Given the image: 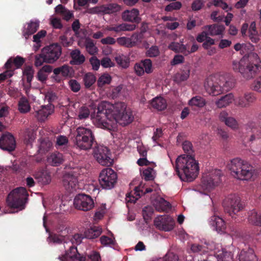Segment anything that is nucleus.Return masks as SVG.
Here are the masks:
<instances>
[{
  "label": "nucleus",
  "instance_id": "nucleus-1",
  "mask_svg": "<svg viewBox=\"0 0 261 261\" xmlns=\"http://www.w3.org/2000/svg\"><path fill=\"white\" fill-rule=\"evenodd\" d=\"M175 170L180 179L184 181H193L198 176L199 168L198 163L194 156L185 154L176 160Z\"/></svg>",
  "mask_w": 261,
  "mask_h": 261
},
{
  "label": "nucleus",
  "instance_id": "nucleus-2",
  "mask_svg": "<svg viewBox=\"0 0 261 261\" xmlns=\"http://www.w3.org/2000/svg\"><path fill=\"white\" fill-rule=\"evenodd\" d=\"M227 167L231 175L240 180H249L254 173V169L250 164L238 158L231 160Z\"/></svg>",
  "mask_w": 261,
  "mask_h": 261
},
{
  "label": "nucleus",
  "instance_id": "nucleus-3",
  "mask_svg": "<svg viewBox=\"0 0 261 261\" xmlns=\"http://www.w3.org/2000/svg\"><path fill=\"white\" fill-rule=\"evenodd\" d=\"M74 142L77 147L85 150L91 149L97 143L91 129L83 126L76 128Z\"/></svg>",
  "mask_w": 261,
  "mask_h": 261
},
{
  "label": "nucleus",
  "instance_id": "nucleus-4",
  "mask_svg": "<svg viewBox=\"0 0 261 261\" xmlns=\"http://www.w3.org/2000/svg\"><path fill=\"white\" fill-rule=\"evenodd\" d=\"M112 107V106L109 102L105 101H101L97 106L96 113L95 114L94 112L91 115L92 117H95L100 127L110 131L112 129L113 126L105 120L106 119H110Z\"/></svg>",
  "mask_w": 261,
  "mask_h": 261
},
{
  "label": "nucleus",
  "instance_id": "nucleus-5",
  "mask_svg": "<svg viewBox=\"0 0 261 261\" xmlns=\"http://www.w3.org/2000/svg\"><path fill=\"white\" fill-rule=\"evenodd\" d=\"M232 68L246 79L253 78L259 71V66L257 64H253L247 59H242L239 62L233 61Z\"/></svg>",
  "mask_w": 261,
  "mask_h": 261
},
{
  "label": "nucleus",
  "instance_id": "nucleus-6",
  "mask_svg": "<svg viewBox=\"0 0 261 261\" xmlns=\"http://www.w3.org/2000/svg\"><path fill=\"white\" fill-rule=\"evenodd\" d=\"M28 192L24 187H19L12 191L8 195L7 202L8 205L17 208L23 206L27 199Z\"/></svg>",
  "mask_w": 261,
  "mask_h": 261
},
{
  "label": "nucleus",
  "instance_id": "nucleus-7",
  "mask_svg": "<svg viewBox=\"0 0 261 261\" xmlns=\"http://www.w3.org/2000/svg\"><path fill=\"white\" fill-rule=\"evenodd\" d=\"M223 205L225 212L232 218L243 208L240 198L236 194H230L225 198Z\"/></svg>",
  "mask_w": 261,
  "mask_h": 261
},
{
  "label": "nucleus",
  "instance_id": "nucleus-8",
  "mask_svg": "<svg viewBox=\"0 0 261 261\" xmlns=\"http://www.w3.org/2000/svg\"><path fill=\"white\" fill-rule=\"evenodd\" d=\"M93 154L96 161L101 165L109 166L112 165L113 160L108 147L96 143L93 146Z\"/></svg>",
  "mask_w": 261,
  "mask_h": 261
},
{
  "label": "nucleus",
  "instance_id": "nucleus-9",
  "mask_svg": "<svg viewBox=\"0 0 261 261\" xmlns=\"http://www.w3.org/2000/svg\"><path fill=\"white\" fill-rule=\"evenodd\" d=\"M117 176L111 168L103 169L99 174V182L102 189H111L114 187L117 181Z\"/></svg>",
  "mask_w": 261,
  "mask_h": 261
},
{
  "label": "nucleus",
  "instance_id": "nucleus-10",
  "mask_svg": "<svg viewBox=\"0 0 261 261\" xmlns=\"http://www.w3.org/2000/svg\"><path fill=\"white\" fill-rule=\"evenodd\" d=\"M206 91L212 96H217L222 93V86L219 82L218 75L208 76L204 85Z\"/></svg>",
  "mask_w": 261,
  "mask_h": 261
},
{
  "label": "nucleus",
  "instance_id": "nucleus-11",
  "mask_svg": "<svg viewBox=\"0 0 261 261\" xmlns=\"http://www.w3.org/2000/svg\"><path fill=\"white\" fill-rule=\"evenodd\" d=\"M74 205L78 210L83 211H88L94 207L93 199L89 195L80 194L76 195L74 199Z\"/></svg>",
  "mask_w": 261,
  "mask_h": 261
},
{
  "label": "nucleus",
  "instance_id": "nucleus-12",
  "mask_svg": "<svg viewBox=\"0 0 261 261\" xmlns=\"http://www.w3.org/2000/svg\"><path fill=\"white\" fill-rule=\"evenodd\" d=\"M221 171L220 170H215L208 175L203 176L202 184L204 188L211 190L217 186L221 182Z\"/></svg>",
  "mask_w": 261,
  "mask_h": 261
},
{
  "label": "nucleus",
  "instance_id": "nucleus-13",
  "mask_svg": "<svg viewBox=\"0 0 261 261\" xmlns=\"http://www.w3.org/2000/svg\"><path fill=\"white\" fill-rule=\"evenodd\" d=\"M45 54L47 63L52 64L57 61L62 53V48L58 43H54L42 49Z\"/></svg>",
  "mask_w": 261,
  "mask_h": 261
},
{
  "label": "nucleus",
  "instance_id": "nucleus-14",
  "mask_svg": "<svg viewBox=\"0 0 261 261\" xmlns=\"http://www.w3.org/2000/svg\"><path fill=\"white\" fill-rule=\"evenodd\" d=\"M120 105L122 109L124 108V110L122 112L119 111L115 115L114 118L116 123L122 126H125L132 123L134 117L131 110L126 108L124 103H121Z\"/></svg>",
  "mask_w": 261,
  "mask_h": 261
},
{
  "label": "nucleus",
  "instance_id": "nucleus-15",
  "mask_svg": "<svg viewBox=\"0 0 261 261\" xmlns=\"http://www.w3.org/2000/svg\"><path fill=\"white\" fill-rule=\"evenodd\" d=\"M77 182V175L72 171L66 173L63 176V185L69 192H72L75 190Z\"/></svg>",
  "mask_w": 261,
  "mask_h": 261
},
{
  "label": "nucleus",
  "instance_id": "nucleus-16",
  "mask_svg": "<svg viewBox=\"0 0 261 261\" xmlns=\"http://www.w3.org/2000/svg\"><path fill=\"white\" fill-rule=\"evenodd\" d=\"M154 223L158 228L165 231L172 230L175 225L174 219L169 216L155 219Z\"/></svg>",
  "mask_w": 261,
  "mask_h": 261
},
{
  "label": "nucleus",
  "instance_id": "nucleus-17",
  "mask_svg": "<svg viewBox=\"0 0 261 261\" xmlns=\"http://www.w3.org/2000/svg\"><path fill=\"white\" fill-rule=\"evenodd\" d=\"M16 142L14 137L10 133L3 135L0 138V148L4 150L11 152L15 150Z\"/></svg>",
  "mask_w": 261,
  "mask_h": 261
},
{
  "label": "nucleus",
  "instance_id": "nucleus-18",
  "mask_svg": "<svg viewBox=\"0 0 261 261\" xmlns=\"http://www.w3.org/2000/svg\"><path fill=\"white\" fill-rule=\"evenodd\" d=\"M256 100L253 93H246L243 96H239L234 100L236 106L241 108H248Z\"/></svg>",
  "mask_w": 261,
  "mask_h": 261
},
{
  "label": "nucleus",
  "instance_id": "nucleus-19",
  "mask_svg": "<svg viewBox=\"0 0 261 261\" xmlns=\"http://www.w3.org/2000/svg\"><path fill=\"white\" fill-rule=\"evenodd\" d=\"M59 258L62 261H67L68 258L74 261H85L86 260L85 256L80 254L77 251V248L73 245L70 247L65 254L60 256Z\"/></svg>",
  "mask_w": 261,
  "mask_h": 261
},
{
  "label": "nucleus",
  "instance_id": "nucleus-20",
  "mask_svg": "<svg viewBox=\"0 0 261 261\" xmlns=\"http://www.w3.org/2000/svg\"><path fill=\"white\" fill-rule=\"evenodd\" d=\"M139 15V11L137 9L133 8L125 10L122 12L121 16L124 21L138 24L141 20Z\"/></svg>",
  "mask_w": 261,
  "mask_h": 261
},
{
  "label": "nucleus",
  "instance_id": "nucleus-21",
  "mask_svg": "<svg viewBox=\"0 0 261 261\" xmlns=\"http://www.w3.org/2000/svg\"><path fill=\"white\" fill-rule=\"evenodd\" d=\"M71 68L67 65H63L60 67L55 68L53 70L52 78L57 83H60L62 81V77H66L70 75Z\"/></svg>",
  "mask_w": 261,
  "mask_h": 261
},
{
  "label": "nucleus",
  "instance_id": "nucleus-22",
  "mask_svg": "<svg viewBox=\"0 0 261 261\" xmlns=\"http://www.w3.org/2000/svg\"><path fill=\"white\" fill-rule=\"evenodd\" d=\"M152 191L151 188H146L144 192L141 190L140 187H136L133 193L132 192L126 195V201L127 203H135L136 201L141 197L140 193L143 194L150 193Z\"/></svg>",
  "mask_w": 261,
  "mask_h": 261
},
{
  "label": "nucleus",
  "instance_id": "nucleus-23",
  "mask_svg": "<svg viewBox=\"0 0 261 261\" xmlns=\"http://www.w3.org/2000/svg\"><path fill=\"white\" fill-rule=\"evenodd\" d=\"M219 119L221 122H224L227 126L233 129H236L239 127L237 120L232 117H229L228 113L225 111H222L219 114Z\"/></svg>",
  "mask_w": 261,
  "mask_h": 261
},
{
  "label": "nucleus",
  "instance_id": "nucleus-24",
  "mask_svg": "<svg viewBox=\"0 0 261 261\" xmlns=\"http://www.w3.org/2000/svg\"><path fill=\"white\" fill-rule=\"evenodd\" d=\"M25 61L24 58L19 56L14 58L11 57L5 64V68L7 69H13L12 67L14 65L15 66L14 70L15 69H18L21 67Z\"/></svg>",
  "mask_w": 261,
  "mask_h": 261
},
{
  "label": "nucleus",
  "instance_id": "nucleus-25",
  "mask_svg": "<svg viewBox=\"0 0 261 261\" xmlns=\"http://www.w3.org/2000/svg\"><path fill=\"white\" fill-rule=\"evenodd\" d=\"M53 112L51 105L42 106L41 109L36 111L35 116L40 121H44Z\"/></svg>",
  "mask_w": 261,
  "mask_h": 261
},
{
  "label": "nucleus",
  "instance_id": "nucleus-26",
  "mask_svg": "<svg viewBox=\"0 0 261 261\" xmlns=\"http://www.w3.org/2000/svg\"><path fill=\"white\" fill-rule=\"evenodd\" d=\"M46 161L48 164L52 166H58L63 163L64 159L61 153L54 152L47 156Z\"/></svg>",
  "mask_w": 261,
  "mask_h": 261
},
{
  "label": "nucleus",
  "instance_id": "nucleus-27",
  "mask_svg": "<svg viewBox=\"0 0 261 261\" xmlns=\"http://www.w3.org/2000/svg\"><path fill=\"white\" fill-rule=\"evenodd\" d=\"M27 24V28H25L23 31V35L26 39H28L30 36L38 30L39 27V21L31 20Z\"/></svg>",
  "mask_w": 261,
  "mask_h": 261
},
{
  "label": "nucleus",
  "instance_id": "nucleus-28",
  "mask_svg": "<svg viewBox=\"0 0 261 261\" xmlns=\"http://www.w3.org/2000/svg\"><path fill=\"white\" fill-rule=\"evenodd\" d=\"M210 224L214 226L218 232H223L226 228L224 221L219 216L214 215L211 217Z\"/></svg>",
  "mask_w": 261,
  "mask_h": 261
},
{
  "label": "nucleus",
  "instance_id": "nucleus-29",
  "mask_svg": "<svg viewBox=\"0 0 261 261\" xmlns=\"http://www.w3.org/2000/svg\"><path fill=\"white\" fill-rule=\"evenodd\" d=\"M248 221L250 223L261 226V212L252 210L248 212Z\"/></svg>",
  "mask_w": 261,
  "mask_h": 261
},
{
  "label": "nucleus",
  "instance_id": "nucleus-30",
  "mask_svg": "<svg viewBox=\"0 0 261 261\" xmlns=\"http://www.w3.org/2000/svg\"><path fill=\"white\" fill-rule=\"evenodd\" d=\"M150 104L152 108L158 111H163L165 110L167 106L166 99L161 96H157L153 98L150 101Z\"/></svg>",
  "mask_w": 261,
  "mask_h": 261
},
{
  "label": "nucleus",
  "instance_id": "nucleus-31",
  "mask_svg": "<svg viewBox=\"0 0 261 261\" xmlns=\"http://www.w3.org/2000/svg\"><path fill=\"white\" fill-rule=\"evenodd\" d=\"M204 28L207 30L209 35L212 36L222 34L225 30L224 25L217 24L206 25Z\"/></svg>",
  "mask_w": 261,
  "mask_h": 261
},
{
  "label": "nucleus",
  "instance_id": "nucleus-32",
  "mask_svg": "<svg viewBox=\"0 0 261 261\" xmlns=\"http://www.w3.org/2000/svg\"><path fill=\"white\" fill-rule=\"evenodd\" d=\"M234 96L232 93H229L221 97L219 100L216 101V105L217 107L222 108L226 107L231 103L233 101H234Z\"/></svg>",
  "mask_w": 261,
  "mask_h": 261
},
{
  "label": "nucleus",
  "instance_id": "nucleus-33",
  "mask_svg": "<svg viewBox=\"0 0 261 261\" xmlns=\"http://www.w3.org/2000/svg\"><path fill=\"white\" fill-rule=\"evenodd\" d=\"M101 229L97 226L91 227L84 231L85 238L93 239L98 237L101 233Z\"/></svg>",
  "mask_w": 261,
  "mask_h": 261
},
{
  "label": "nucleus",
  "instance_id": "nucleus-34",
  "mask_svg": "<svg viewBox=\"0 0 261 261\" xmlns=\"http://www.w3.org/2000/svg\"><path fill=\"white\" fill-rule=\"evenodd\" d=\"M219 82L222 86V93L224 91H228L232 89L234 84L233 80L231 79H226L224 75H218Z\"/></svg>",
  "mask_w": 261,
  "mask_h": 261
},
{
  "label": "nucleus",
  "instance_id": "nucleus-35",
  "mask_svg": "<svg viewBox=\"0 0 261 261\" xmlns=\"http://www.w3.org/2000/svg\"><path fill=\"white\" fill-rule=\"evenodd\" d=\"M35 179L42 185L49 184L51 181V176L46 171L39 172L35 175Z\"/></svg>",
  "mask_w": 261,
  "mask_h": 261
},
{
  "label": "nucleus",
  "instance_id": "nucleus-36",
  "mask_svg": "<svg viewBox=\"0 0 261 261\" xmlns=\"http://www.w3.org/2000/svg\"><path fill=\"white\" fill-rule=\"evenodd\" d=\"M218 261H233L232 254L230 251H227L225 249H222L216 253Z\"/></svg>",
  "mask_w": 261,
  "mask_h": 261
},
{
  "label": "nucleus",
  "instance_id": "nucleus-37",
  "mask_svg": "<svg viewBox=\"0 0 261 261\" xmlns=\"http://www.w3.org/2000/svg\"><path fill=\"white\" fill-rule=\"evenodd\" d=\"M70 56L72 59V62L76 65L82 64L85 60L84 56L82 55L80 50L77 49L72 50L70 53Z\"/></svg>",
  "mask_w": 261,
  "mask_h": 261
},
{
  "label": "nucleus",
  "instance_id": "nucleus-38",
  "mask_svg": "<svg viewBox=\"0 0 261 261\" xmlns=\"http://www.w3.org/2000/svg\"><path fill=\"white\" fill-rule=\"evenodd\" d=\"M155 207L158 212H167L170 209L171 204L164 199L160 198L156 201L155 204Z\"/></svg>",
  "mask_w": 261,
  "mask_h": 261
},
{
  "label": "nucleus",
  "instance_id": "nucleus-39",
  "mask_svg": "<svg viewBox=\"0 0 261 261\" xmlns=\"http://www.w3.org/2000/svg\"><path fill=\"white\" fill-rule=\"evenodd\" d=\"M119 6L116 4H109L106 6H102L99 8L98 12L106 14H110L118 11Z\"/></svg>",
  "mask_w": 261,
  "mask_h": 261
},
{
  "label": "nucleus",
  "instance_id": "nucleus-40",
  "mask_svg": "<svg viewBox=\"0 0 261 261\" xmlns=\"http://www.w3.org/2000/svg\"><path fill=\"white\" fill-rule=\"evenodd\" d=\"M191 249L194 253L203 254L207 253L210 249L206 244L205 245L193 244L191 245Z\"/></svg>",
  "mask_w": 261,
  "mask_h": 261
},
{
  "label": "nucleus",
  "instance_id": "nucleus-41",
  "mask_svg": "<svg viewBox=\"0 0 261 261\" xmlns=\"http://www.w3.org/2000/svg\"><path fill=\"white\" fill-rule=\"evenodd\" d=\"M190 75V70L189 69H185L180 70L174 75V81L177 83H180L181 82L186 81Z\"/></svg>",
  "mask_w": 261,
  "mask_h": 261
},
{
  "label": "nucleus",
  "instance_id": "nucleus-42",
  "mask_svg": "<svg viewBox=\"0 0 261 261\" xmlns=\"http://www.w3.org/2000/svg\"><path fill=\"white\" fill-rule=\"evenodd\" d=\"M190 106L202 108L205 105V99L200 96H196L192 98L188 102Z\"/></svg>",
  "mask_w": 261,
  "mask_h": 261
},
{
  "label": "nucleus",
  "instance_id": "nucleus-43",
  "mask_svg": "<svg viewBox=\"0 0 261 261\" xmlns=\"http://www.w3.org/2000/svg\"><path fill=\"white\" fill-rule=\"evenodd\" d=\"M143 36L142 35V33L139 32H135L132 34V35L128 38L129 41V46H135L142 42Z\"/></svg>",
  "mask_w": 261,
  "mask_h": 261
},
{
  "label": "nucleus",
  "instance_id": "nucleus-44",
  "mask_svg": "<svg viewBox=\"0 0 261 261\" xmlns=\"http://www.w3.org/2000/svg\"><path fill=\"white\" fill-rule=\"evenodd\" d=\"M96 79L92 73L88 72L85 74L83 81L86 88H90L96 82Z\"/></svg>",
  "mask_w": 261,
  "mask_h": 261
},
{
  "label": "nucleus",
  "instance_id": "nucleus-45",
  "mask_svg": "<svg viewBox=\"0 0 261 261\" xmlns=\"http://www.w3.org/2000/svg\"><path fill=\"white\" fill-rule=\"evenodd\" d=\"M115 61L121 67L126 68L129 65V59L125 55H121L115 57Z\"/></svg>",
  "mask_w": 261,
  "mask_h": 261
},
{
  "label": "nucleus",
  "instance_id": "nucleus-46",
  "mask_svg": "<svg viewBox=\"0 0 261 261\" xmlns=\"http://www.w3.org/2000/svg\"><path fill=\"white\" fill-rule=\"evenodd\" d=\"M18 110L21 113H26L30 110V106L28 100L25 98H20L18 103Z\"/></svg>",
  "mask_w": 261,
  "mask_h": 261
},
{
  "label": "nucleus",
  "instance_id": "nucleus-47",
  "mask_svg": "<svg viewBox=\"0 0 261 261\" xmlns=\"http://www.w3.org/2000/svg\"><path fill=\"white\" fill-rule=\"evenodd\" d=\"M90 114V110L86 106H82L77 111V118L80 120H84L88 118Z\"/></svg>",
  "mask_w": 261,
  "mask_h": 261
},
{
  "label": "nucleus",
  "instance_id": "nucleus-48",
  "mask_svg": "<svg viewBox=\"0 0 261 261\" xmlns=\"http://www.w3.org/2000/svg\"><path fill=\"white\" fill-rule=\"evenodd\" d=\"M112 80V77L108 73L102 74L98 79L97 84L98 87L102 88L105 85L109 84Z\"/></svg>",
  "mask_w": 261,
  "mask_h": 261
},
{
  "label": "nucleus",
  "instance_id": "nucleus-49",
  "mask_svg": "<svg viewBox=\"0 0 261 261\" xmlns=\"http://www.w3.org/2000/svg\"><path fill=\"white\" fill-rule=\"evenodd\" d=\"M255 257V255L251 252L242 250L238 255L239 261H251Z\"/></svg>",
  "mask_w": 261,
  "mask_h": 261
},
{
  "label": "nucleus",
  "instance_id": "nucleus-50",
  "mask_svg": "<svg viewBox=\"0 0 261 261\" xmlns=\"http://www.w3.org/2000/svg\"><path fill=\"white\" fill-rule=\"evenodd\" d=\"M34 70L31 66H27L23 70V75L27 77V82L31 85V82L34 77Z\"/></svg>",
  "mask_w": 261,
  "mask_h": 261
},
{
  "label": "nucleus",
  "instance_id": "nucleus-51",
  "mask_svg": "<svg viewBox=\"0 0 261 261\" xmlns=\"http://www.w3.org/2000/svg\"><path fill=\"white\" fill-rule=\"evenodd\" d=\"M52 146V143L48 139H44L41 141L39 146V151L41 153H44L48 151Z\"/></svg>",
  "mask_w": 261,
  "mask_h": 261
},
{
  "label": "nucleus",
  "instance_id": "nucleus-52",
  "mask_svg": "<svg viewBox=\"0 0 261 261\" xmlns=\"http://www.w3.org/2000/svg\"><path fill=\"white\" fill-rule=\"evenodd\" d=\"M85 47L87 51L90 55H94L97 52V48L95 46L93 41L91 39L86 40Z\"/></svg>",
  "mask_w": 261,
  "mask_h": 261
},
{
  "label": "nucleus",
  "instance_id": "nucleus-53",
  "mask_svg": "<svg viewBox=\"0 0 261 261\" xmlns=\"http://www.w3.org/2000/svg\"><path fill=\"white\" fill-rule=\"evenodd\" d=\"M160 53L159 47L156 45H152L147 50L146 55L150 58H154L159 56Z\"/></svg>",
  "mask_w": 261,
  "mask_h": 261
},
{
  "label": "nucleus",
  "instance_id": "nucleus-54",
  "mask_svg": "<svg viewBox=\"0 0 261 261\" xmlns=\"http://www.w3.org/2000/svg\"><path fill=\"white\" fill-rule=\"evenodd\" d=\"M182 148L185 153L187 154L186 155H191L192 156H194L193 155V153L194 152V150L193 149V145L191 142L188 141H185L182 143Z\"/></svg>",
  "mask_w": 261,
  "mask_h": 261
},
{
  "label": "nucleus",
  "instance_id": "nucleus-55",
  "mask_svg": "<svg viewBox=\"0 0 261 261\" xmlns=\"http://www.w3.org/2000/svg\"><path fill=\"white\" fill-rule=\"evenodd\" d=\"M47 63L45 54L42 53V49L40 54L35 56V65L36 67L41 66L44 63Z\"/></svg>",
  "mask_w": 261,
  "mask_h": 261
},
{
  "label": "nucleus",
  "instance_id": "nucleus-56",
  "mask_svg": "<svg viewBox=\"0 0 261 261\" xmlns=\"http://www.w3.org/2000/svg\"><path fill=\"white\" fill-rule=\"evenodd\" d=\"M141 62L146 73H150L152 72V64L150 59H146L144 60H142Z\"/></svg>",
  "mask_w": 261,
  "mask_h": 261
},
{
  "label": "nucleus",
  "instance_id": "nucleus-57",
  "mask_svg": "<svg viewBox=\"0 0 261 261\" xmlns=\"http://www.w3.org/2000/svg\"><path fill=\"white\" fill-rule=\"evenodd\" d=\"M181 6L182 4L181 2L176 1L171 3L166 6L165 10L167 12H171L173 10H178L181 8Z\"/></svg>",
  "mask_w": 261,
  "mask_h": 261
},
{
  "label": "nucleus",
  "instance_id": "nucleus-58",
  "mask_svg": "<svg viewBox=\"0 0 261 261\" xmlns=\"http://www.w3.org/2000/svg\"><path fill=\"white\" fill-rule=\"evenodd\" d=\"M107 29L109 31L115 32L118 34H120L122 32H124L123 23L108 27Z\"/></svg>",
  "mask_w": 261,
  "mask_h": 261
},
{
  "label": "nucleus",
  "instance_id": "nucleus-59",
  "mask_svg": "<svg viewBox=\"0 0 261 261\" xmlns=\"http://www.w3.org/2000/svg\"><path fill=\"white\" fill-rule=\"evenodd\" d=\"M206 0H194L192 4L191 8L194 11L200 10L204 6Z\"/></svg>",
  "mask_w": 261,
  "mask_h": 261
},
{
  "label": "nucleus",
  "instance_id": "nucleus-60",
  "mask_svg": "<svg viewBox=\"0 0 261 261\" xmlns=\"http://www.w3.org/2000/svg\"><path fill=\"white\" fill-rule=\"evenodd\" d=\"M69 86L71 90L74 92H78L81 89V85L75 80L71 79L68 82Z\"/></svg>",
  "mask_w": 261,
  "mask_h": 261
},
{
  "label": "nucleus",
  "instance_id": "nucleus-61",
  "mask_svg": "<svg viewBox=\"0 0 261 261\" xmlns=\"http://www.w3.org/2000/svg\"><path fill=\"white\" fill-rule=\"evenodd\" d=\"M14 74L13 69H7L6 71L0 74V83L4 81L9 77H11Z\"/></svg>",
  "mask_w": 261,
  "mask_h": 261
},
{
  "label": "nucleus",
  "instance_id": "nucleus-62",
  "mask_svg": "<svg viewBox=\"0 0 261 261\" xmlns=\"http://www.w3.org/2000/svg\"><path fill=\"white\" fill-rule=\"evenodd\" d=\"M101 66L104 68H108L114 66V63L109 57H103L100 61Z\"/></svg>",
  "mask_w": 261,
  "mask_h": 261
},
{
  "label": "nucleus",
  "instance_id": "nucleus-63",
  "mask_svg": "<svg viewBox=\"0 0 261 261\" xmlns=\"http://www.w3.org/2000/svg\"><path fill=\"white\" fill-rule=\"evenodd\" d=\"M178 256L172 252H168L162 259L161 261H178Z\"/></svg>",
  "mask_w": 261,
  "mask_h": 261
},
{
  "label": "nucleus",
  "instance_id": "nucleus-64",
  "mask_svg": "<svg viewBox=\"0 0 261 261\" xmlns=\"http://www.w3.org/2000/svg\"><path fill=\"white\" fill-rule=\"evenodd\" d=\"M253 90L261 93V75L259 76L252 85Z\"/></svg>",
  "mask_w": 261,
  "mask_h": 261
}]
</instances>
